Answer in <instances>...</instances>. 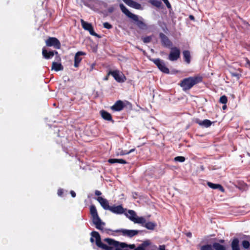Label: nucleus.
<instances>
[{
	"label": "nucleus",
	"mask_w": 250,
	"mask_h": 250,
	"mask_svg": "<svg viewBox=\"0 0 250 250\" xmlns=\"http://www.w3.org/2000/svg\"><path fill=\"white\" fill-rule=\"evenodd\" d=\"M200 250H214L212 245L207 244L201 247Z\"/></svg>",
	"instance_id": "nucleus-31"
},
{
	"label": "nucleus",
	"mask_w": 250,
	"mask_h": 250,
	"mask_svg": "<svg viewBox=\"0 0 250 250\" xmlns=\"http://www.w3.org/2000/svg\"><path fill=\"white\" fill-rule=\"evenodd\" d=\"M125 106L123 102L119 100L117 101L115 104L111 107V109L113 111H119L122 110Z\"/></svg>",
	"instance_id": "nucleus-13"
},
{
	"label": "nucleus",
	"mask_w": 250,
	"mask_h": 250,
	"mask_svg": "<svg viewBox=\"0 0 250 250\" xmlns=\"http://www.w3.org/2000/svg\"><path fill=\"white\" fill-rule=\"evenodd\" d=\"M186 235L188 237H191L192 236V234L191 232H188L186 233Z\"/></svg>",
	"instance_id": "nucleus-47"
},
{
	"label": "nucleus",
	"mask_w": 250,
	"mask_h": 250,
	"mask_svg": "<svg viewBox=\"0 0 250 250\" xmlns=\"http://www.w3.org/2000/svg\"><path fill=\"white\" fill-rule=\"evenodd\" d=\"M157 226L156 223L152 222H146L145 223L144 227L149 230H153Z\"/></svg>",
	"instance_id": "nucleus-25"
},
{
	"label": "nucleus",
	"mask_w": 250,
	"mask_h": 250,
	"mask_svg": "<svg viewBox=\"0 0 250 250\" xmlns=\"http://www.w3.org/2000/svg\"><path fill=\"white\" fill-rule=\"evenodd\" d=\"M153 62L162 72L167 74L169 73V69L166 66L165 63L163 60L160 59H154Z\"/></svg>",
	"instance_id": "nucleus-9"
},
{
	"label": "nucleus",
	"mask_w": 250,
	"mask_h": 250,
	"mask_svg": "<svg viewBox=\"0 0 250 250\" xmlns=\"http://www.w3.org/2000/svg\"><path fill=\"white\" fill-rule=\"evenodd\" d=\"M85 53L82 51H79L77 52L74 57V66L77 67L79 66L80 62L82 61V58L80 57L81 55H84Z\"/></svg>",
	"instance_id": "nucleus-16"
},
{
	"label": "nucleus",
	"mask_w": 250,
	"mask_h": 250,
	"mask_svg": "<svg viewBox=\"0 0 250 250\" xmlns=\"http://www.w3.org/2000/svg\"><path fill=\"white\" fill-rule=\"evenodd\" d=\"M135 148H133V149H130L129 151H127V153H128V154L132 152H134L135 151Z\"/></svg>",
	"instance_id": "nucleus-49"
},
{
	"label": "nucleus",
	"mask_w": 250,
	"mask_h": 250,
	"mask_svg": "<svg viewBox=\"0 0 250 250\" xmlns=\"http://www.w3.org/2000/svg\"><path fill=\"white\" fill-rule=\"evenodd\" d=\"M146 220L144 217H138L136 216L133 222L134 223L141 224L143 226H144L145 223H146Z\"/></svg>",
	"instance_id": "nucleus-27"
},
{
	"label": "nucleus",
	"mask_w": 250,
	"mask_h": 250,
	"mask_svg": "<svg viewBox=\"0 0 250 250\" xmlns=\"http://www.w3.org/2000/svg\"><path fill=\"white\" fill-rule=\"evenodd\" d=\"M45 43L47 46H53L57 49H60L61 47L59 40L55 37H49L45 41Z\"/></svg>",
	"instance_id": "nucleus-6"
},
{
	"label": "nucleus",
	"mask_w": 250,
	"mask_h": 250,
	"mask_svg": "<svg viewBox=\"0 0 250 250\" xmlns=\"http://www.w3.org/2000/svg\"><path fill=\"white\" fill-rule=\"evenodd\" d=\"M142 40L144 43H149L152 40V37L151 36H146L142 38Z\"/></svg>",
	"instance_id": "nucleus-34"
},
{
	"label": "nucleus",
	"mask_w": 250,
	"mask_h": 250,
	"mask_svg": "<svg viewBox=\"0 0 250 250\" xmlns=\"http://www.w3.org/2000/svg\"><path fill=\"white\" fill-rule=\"evenodd\" d=\"M226 107H227V106H226V105H223V109H225L226 108Z\"/></svg>",
	"instance_id": "nucleus-52"
},
{
	"label": "nucleus",
	"mask_w": 250,
	"mask_h": 250,
	"mask_svg": "<svg viewBox=\"0 0 250 250\" xmlns=\"http://www.w3.org/2000/svg\"><path fill=\"white\" fill-rule=\"evenodd\" d=\"M183 59L184 61L188 64L190 62L191 56L190 51L188 50H184L183 52Z\"/></svg>",
	"instance_id": "nucleus-19"
},
{
	"label": "nucleus",
	"mask_w": 250,
	"mask_h": 250,
	"mask_svg": "<svg viewBox=\"0 0 250 250\" xmlns=\"http://www.w3.org/2000/svg\"><path fill=\"white\" fill-rule=\"evenodd\" d=\"M162 45L165 47L169 48L173 46L172 42L168 37L163 33H160L159 35Z\"/></svg>",
	"instance_id": "nucleus-7"
},
{
	"label": "nucleus",
	"mask_w": 250,
	"mask_h": 250,
	"mask_svg": "<svg viewBox=\"0 0 250 250\" xmlns=\"http://www.w3.org/2000/svg\"><path fill=\"white\" fill-rule=\"evenodd\" d=\"M55 53L57 54L58 52H57V51L54 52L53 51H50L48 52L47 50L44 47L43 48V49H42V56L46 59H49L52 58L54 56Z\"/></svg>",
	"instance_id": "nucleus-15"
},
{
	"label": "nucleus",
	"mask_w": 250,
	"mask_h": 250,
	"mask_svg": "<svg viewBox=\"0 0 250 250\" xmlns=\"http://www.w3.org/2000/svg\"><path fill=\"white\" fill-rule=\"evenodd\" d=\"M115 80L117 81V82H118L119 83H122L125 82V79H115Z\"/></svg>",
	"instance_id": "nucleus-45"
},
{
	"label": "nucleus",
	"mask_w": 250,
	"mask_h": 250,
	"mask_svg": "<svg viewBox=\"0 0 250 250\" xmlns=\"http://www.w3.org/2000/svg\"><path fill=\"white\" fill-rule=\"evenodd\" d=\"M159 250H166L165 245H160L159 247Z\"/></svg>",
	"instance_id": "nucleus-42"
},
{
	"label": "nucleus",
	"mask_w": 250,
	"mask_h": 250,
	"mask_svg": "<svg viewBox=\"0 0 250 250\" xmlns=\"http://www.w3.org/2000/svg\"><path fill=\"white\" fill-rule=\"evenodd\" d=\"M150 2L151 3V4L157 8H161L162 6V3L161 1L157 0H150Z\"/></svg>",
	"instance_id": "nucleus-30"
},
{
	"label": "nucleus",
	"mask_w": 250,
	"mask_h": 250,
	"mask_svg": "<svg viewBox=\"0 0 250 250\" xmlns=\"http://www.w3.org/2000/svg\"><path fill=\"white\" fill-rule=\"evenodd\" d=\"M70 194L72 197H76V193L73 191L71 190L70 191Z\"/></svg>",
	"instance_id": "nucleus-44"
},
{
	"label": "nucleus",
	"mask_w": 250,
	"mask_h": 250,
	"mask_svg": "<svg viewBox=\"0 0 250 250\" xmlns=\"http://www.w3.org/2000/svg\"><path fill=\"white\" fill-rule=\"evenodd\" d=\"M219 102L223 104H226L228 102L227 97L225 95H223L220 98Z\"/></svg>",
	"instance_id": "nucleus-33"
},
{
	"label": "nucleus",
	"mask_w": 250,
	"mask_h": 250,
	"mask_svg": "<svg viewBox=\"0 0 250 250\" xmlns=\"http://www.w3.org/2000/svg\"><path fill=\"white\" fill-rule=\"evenodd\" d=\"M195 122L196 123L198 124L200 126L205 127H208L212 124V122L210 120L208 119H205L203 121H201L199 119H196Z\"/></svg>",
	"instance_id": "nucleus-14"
},
{
	"label": "nucleus",
	"mask_w": 250,
	"mask_h": 250,
	"mask_svg": "<svg viewBox=\"0 0 250 250\" xmlns=\"http://www.w3.org/2000/svg\"><path fill=\"white\" fill-rule=\"evenodd\" d=\"M125 214L128 218L133 222L137 216L136 212L133 210H128L127 212H126Z\"/></svg>",
	"instance_id": "nucleus-20"
},
{
	"label": "nucleus",
	"mask_w": 250,
	"mask_h": 250,
	"mask_svg": "<svg viewBox=\"0 0 250 250\" xmlns=\"http://www.w3.org/2000/svg\"><path fill=\"white\" fill-rule=\"evenodd\" d=\"M166 4L167 7L169 9L171 8V4L168 0H162Z\"/></svg>",
	"instance_id": "nucleus-38"
},
{
	"label": "nucleus",
	"mask_w": 250,
	"mask_h": 250,
	"mask_svg": "<svg viewBox=\"0 0 250 250\" xmlns=\"http://www.w3.org/2000/svg\"><path fill=\"white\" fill-rule=\"evenodd\" d=\"M97 200L100 204L104 209L109 210L111 206L109 205L108 201L106 199L102 197H98L97 198Z\"/></svg>",
	"instance_id": "nucleus-12"
},
{
	"label": "nucleus",
	"mask_w": 250,
	"mask_h": 250,
	"mask_svg": "<svg viewBox=\"0 0 250 250\" xmlns=\"http://www.w3.org/2000/svg\"><path fill=\"white\" fill-rule=\"evenodd\" d=\"M219 242L221 243H224L225 242V241L224 240H220L219 241Z\"/></svg>",
	"instance_id": "nucleus-50"
},
{
	"label": "nucleus",
	"mask_w": 250,
	"mask_h": 250,
	"mask_svg": "<svg viewBox=\"0 0 250 250\" xmlns=\"http://www.w3.org/2000/svg\"><path fill=\"white\" fill-rule=\"evenodd\" d=\"M115 242L117 243L115 244V246H112L110 250H122L121 248H125L127 246V244L125 243H120L117 241H115Z\"/></svg>",
	"instance_id": "nucleus-18"
},
{
	"label": "nucleus",
	"mask_w": 250,
	"mask_h": 250,
	"mask_svg": "<svg viewBox=\"0 0 250 250\" xmlns=\"http://www.w3.org/2000/svg\"><path fill=\"white\" fill-rule=\"evenodd\" d=\"M212 246L213 250L214 249L215 250H226V248L224 246L218 243L215 242L213 243Z\"/></svg>",
	"instance_id": "nucleus-29"
},
{
	"label": "nucleus",
	"mask_w": 250,
	"mask_h": 250,
	"mask_svg": "<svg viewBox=\"0 0 250 250\" xmlns=\"http://www.w3.org/2000/svg\"><path fill=\"white\" fill-rule=\"evenodd\" d=\"M100 114L104 120L114 123V120L112 119L111 115L109 113L105 110H102L100 111Z\"/></svg>",
	"instance_id": "nucleus-17"
},
{
	"label": "nucleus",
	"mask_w": 250,
	"mask_h": 250,
	"mask_svg": "<svg viewBox=\"0 0 250 250\" xmlns=\"http://www.w3.org/2000/svg\"><path fill=\"white\" fill-rule=\"evenodd\" d=\"M146 250H154V249L149 248H148L147 249H146Z\"/></svg>",
	"instance_id": "nucleus-51"
},
{
	"label": "nucleus",
	"mask_w": 250,
	"mask_h": 250,
	"mask_svg": "<svg viewBox=\"0 0 250 250\" xmlns=\"http://www.w3.org/2000/svg\"><path fill=\"white\" fill-rule=\"evenodd\" d=\"M126 247H129L130 249L134 250L135 249V245L134 244L127 245Z\"/></svg>",
	"instance_id": "nucleus-40"
},
{
	"label": "nucleus",
	"mask_w": 250,
	"mask_h": 250,
	"mask_svg": "<svg viewBox=\"0 0 250 250\" xmlns=\"http://www.w3.org/2000/svg\"><path fill=\"white\" fill-rule=\"evenodd\" d=\"M231 247L232 250H240L239 241L238 238H234L232 240Z\"/></svg>",
	"instance_id": "nucleus-21"
},
{
	"label": "nucleus",
	"mask_w": 250,
	"mask_h": 250,
	"mask_svg": "<svg viewBox=\"0 0 250 250\" xmlns=\"http://www.w3.org/2000/svg\"><path fill=\"white\" fill-rule=\"evenodd\" d=\"M126 154H128L127 151L122 150L120 152H118L116 155L117 156H123Z\"/></svg>",
	"instance_id": "nucleus-37"
},
{
	"label": "nucleus",
	"mask_w": 250,
	"mask_h": 250,
	"mask_svg": "<svg viewBox=\"0 0 250 250\" xmlns=\"http://www.w3.org/2000/svg\"><path fill=\"white\" fill-rule=\"evenodd\" d=\"M111 75L114 78H121L119 76V71L118 70L110 71L105 78H107Z\"/></svg>",
	"instance_id": "nucleus-28"
},
{
	"label": "nucleus",
	"mask_w": 250,
	"mask_h": 250,
	"mask_svg": "<svg viewBox=\"0 0 250 250\" xmlns=\"http://www.w3.org/2000/svg\"><path fill=\"white\" fill-rule=\"evenodd\" d=\"M63 69V66L60 63L57 62H53L52 64V69L56 71L62 70Z\"/></svg>",
	"instance_id": "nucleus-24"
},
{
	"label": "nucleus",
	"mask_w": 250,
	"mask_h": 250,
	"mask_svg": "<svg viewBox=\"0 0 250 250\" xmlns=\"http://www.w3.org/2000/svg\"><path fill=\"white\" fill-rule=\"evenodd\" d=\"M81 22L83 28L84 30L89 31L90 35L97 37H99V36L94 32L93 27L91 23L84 21L83 19H81Z\"/></svg>",
	"instance_id": "nucleus-8"
},
{
	"label": "nucleus",
	"mask_w": 250,
	"mask_h": 250,
	"mask_svg": "<svg viewBox=\"0 0 250 250\" xmlns=\"http://www.w3.org/2000/svg\"><path fill=\"white\" fill-rule=\"evenodd\" d=\"M169 49H170L168 55V59L172 62L177 61L180 57V50L176 46H172Z\"/></svg>",
	"instance_id": "nucleus-5"
},
{
	"label": "nucleus",
	"mask_w": 250,
	"mask_h": 250,
	"mask_svg": "<svg viewBox=\"0 0 250 250\" xmlns=\"http://www.w3.org/2000/svg\"><path fill=\"white\" fill-rule=\"evenodd\" d=\"M242 246L245 249H247L250 247V243L248 240H243L242 242Z\"/></svg>",
	"instance_id": "nucleus-32"
},
{
	"label": "nucleus",
	"mask_w": 250,
	"mask_h": 250,
	"mask_svg": "<svg viewBox=\"0 0 250 250\" xmlns=\"http://www.w3.org/2000/svg\"><path fill=\"white\" fill-rule=\"evenodd\" d=\"M91 235L90 242L93 243L94 242V238H95L96 245L99 248H102L104 250L111 249L112 246H115V244L117 243L114 239L105 238L103 240V241L106 244H104L101 242L100 235L97 231H92L91 233Z\"/></svg>",
	"instance_id": "nucleus-2"
},
{
	"label": "nucleus",
	"mask_w": 250,
	"mask_h": 250,
	"mask_svg": "<svg viewBox=\"0 0 250 250\" xmlns=\"http://www.w3.org/2000/svg\"><path fill=\"white\" fill-rule=\"evenodd\" d=\"M63 193L62 189H59L58 191V194L59 196H61Z\"/></svg>",
	"instance_id": "nucleus-46"
},
{
	"label": "nucleus",
	"mask_w": 250,
	"mask_h": 250,
	"mask_svg": "<svg viewBox=\"0 0 250 250\" xmlns=\"http://www.w3.org/2000/svg\"><path fill=\"white\" fill-rule=\"evenodd\" d=\"M119 6L122 12L127 17L135 21L138 28L142 30H146L148 28L147 25L146 23L142 20H140L137 15L130 12L123 3H120Z\"/></svg>",
	"instance_id": "nucleus-3"
},
{
	"label": "nucleus",
	"mask_w": 250,
	"mask_h": 250,
	"mask_svg": "<svg viewBox=\"0 0 250 250\" xmlns=\"http://www.w3.org/2000/svg\"><path fill=\"white\" fill-rule=\"evenodd\" d=\"M95 194L97 196H100L102 194V192L98 190H95Z\"/></svg>",
	"instance_id": "nucleus-41"
},
{
	"label": "nucleus",
	"mask_w": 250,
	"mask_h": 250,
	"mask_svg": "<svg viewBox=\"0 0 250 250\" xmlns=\"http://www.w3.org/2000/svg\"><path fill=\"white\" fill-rule=\"evenodd\" d=\"M126 210V209L124 208L122 205H114L111 206L109 210L115 214H121L124 213Z\"/></svg>",
	"instance_id": "nucleus-10"
},
{
	"label": "nucleus",
	"mask_w": 250,
	"mask_h": 250,
	"mask_svg": "<svg viewBox=\"0 0 250 250\" xmlns=\"http://www.w3.org/2000/svg\"><path fill=\"white\" fill-rule=\"evenodd\" d=\"M104 27L106 29H111L112 28V25L107 22H104L103 23Z\"/></svg>",
	"instance_id": "nucleus-36"
},
{
	"label": "nucleus",
	"mask_w": 250,
	"mask_h": 250,
	"mask_svg": "<svg viewBox=\"0 0 250 250\" xmlns=\"http://www.w3.org/2000/svg\"><path fill=\"white\" fill-rule=\"evenodd\" d=\"M202 79H183L180 85L184 91L190 89L193 85L201 82Z\"/></svg>",
	"instance_id": "nucleus-4"
},
{
	"label": "nucleus",
	"mask_w": 250,
	"mask_h": 250,
	"mask_svg": "<svg viewBox=\"0 0 250 250\" xmlns=\"http://www.w3.org/2000/svg\"><path fill=\"white\" fill-rule=\"evenodd\" d=\"M188 78H196V79H198V78H203V77H202V76H200L199 75H198L197 76H195L193 77H188Z\"/></svg>",
	"instance_id": "nucleus-43"
},
{
	"label": "nucleus",
	"mask_w": 250,
	"mask_h": 250,
	"mask_svg": "<svg viewBox=\"0 0 250 250\" xmlns=\"http://www.w3.org/2000/svg\"><path fill=\"white\" fill-rule=\"evenodd\" d=\"M231 76L232 77H236L238 78H239L240 77H241V74L240 73L236 72V73H232Z\"/></svg>",
	"instance_id": "nucleus-39"
},
{
	"label": "nucleus",
	"mask_w": 250,
	"mask_h": 250,
	"mask_svg": "<svg viewBox=\"0 0 250 250\" xmlns=\"http://www.w3.org/2000/svg\"><path fill=\"white\" fill-rule=\"evenodd\" d=\"M90 213L91 215L93 223L95 225L96 229L108 234H110V232L113 231L110 229H104V228L103 227L105 225V223L102 221L99 216L96 207L93 205L90 206ZM113 231L115 232H121L123 235L131 238L137 235L140 231L133 229H120L115 230Z\"/></svg>",
	"instance_id": "nucleus-1"
},
{
	"label": "nucleus",
	"mask_w": 250,
	"mask_h": 250,
	"mask_svg": "<svg viewBox=\"0 0 250 250\" xmlns=\"http://www.w3.org/2000/svg\"><path fill=\"white\" fill-rule=\"evenodd\" d=\"M174 161L176 162H184L185 161V158L183 156H177L174 158Z\"/></svg>",
	"instance_id": "nucleus-35"
},
{
	"label": "nucleus",
	"mask_w": 250,
	"mask_h": 250,
	"mask_svg": "<svg viewBox=\"0 0 250 250\" xmlns=\"http://www.w3.org/2000/svg\"><path fill=\"white\" fill-rule=\"evenodd\" d=\"M189 18L190 20H193V21H194L195 20L194 17L193 15H190L189 16Z\"/></svg>",
	"instance_id": "nucleus-48"
},
{
	"label": "nucleus",
	"mask_w": 250,
	"mask_h": 250,
	"mask_svg": "<svg viewBox=\"0 0 250 250\" xmlns=\"http://www.w3.org/2000/svg\"><path fill=\"white\" fill-rule=\"evenodd\" d=\"M208 186L212 189H218L221 191H224V189L223 187L220 184H213L211 182H208Z\"/></svg>",
	"instance_id": "nucleus-23"
},
{
	"label": "nucleus",
	"mask_w": 250,
	"mask_h": 250,
	"mask_svg": "<svg viewBox=\"0 0 250 250\" xmlns=\"http://www.w3.org/2000/svg\"><path fill=\"white\" fill-rule=\"evenodd\" d=\"M108 162L110 164L120 163L122 164H127V162L122 159H109Z\"/></svg>",
	"instance_id": "nucleus-26"
},
{
	"label": "nucleus",
	"mask_w": 250,
	"mask_h": 250,
	"mask_svg": "<svg viewBox=\"0 0 250 250\" xmlns=\"http://www.w3.org/2000/svg\"><path fill=\"white\" fill-rule=\"evenodd\" d=\"M248 63H249V64H250V62L249 61L248 62Z\"/></svg>",
	"instance_id": "nucleus-53"
},
{
	"label": "nucleus",
	"mask_w": 250,
	"mask_h": 250,
	"mask_svg": "<svg viewBox=\"0 0 250 250\" xmlns=\"http://www.w3.org/2000/svg\"><path fill=\"white\" fill-rule=\"evenodd\" d=\"M150 245V241L146 240L143 242L139 246L135 248L134 250H146V248Z\"/></svg>",
	"instance_id": "nucleus-22"
},
{
	"label": "nucleus",
	"mask_w": 250,
	"mask_h": 250,
	"mask_svg": "<svg viewBox=\"0 0 250 250\" xmlns=\"http://www.w3.org/2000/svg\"><path fill=\"white\" fill-rule=\"evenodd\" d=\"M126 5L128 6L133 8L135 9L140 10L142 9L141 5L137 3L136 1H134L133 0H122Z\"/></svg>",
	"instance_id": "nucleus-11"
}]
</instances>
